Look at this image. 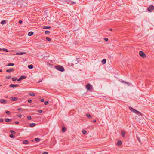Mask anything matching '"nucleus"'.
I'll return each mask as SVG.
<instances>
[{"label": "nucleus", "instance_id": "nucleus-39", "mask_svg": "<svg viewBox=\"0 0 154 154\" xmlns=\"http://www.w3.org/2000/svg\"><path fill=\"white\" fill-rule=\"evenodd\" d=\"M82 132L84 134H85L87 133V131L85 130H83Z\"/></svg>", "mask_w": 154, "mask_h": 154}, {"label": "nucleus", "instance_id": "nucleus-7", "mask_svg": "<svg viewBox=\"0 0 154 154\" xmlns=\"http://www.w3.org/2000/svg\"><path fill=\"white\" fill-rule=\"evenodd\" d=\"M139 55L143 58L146 57L145 54L142 51H140L139 52Z\"/></svg>", "mask_w": 154, "mask_h": 154}, {"label": "nucleus", "instance_id": "nucleus-4", "mask_svg": "<svg viewBox=\"0 0 154 154\" xmlns=\"http://www.w3.org/2000/svg\"><path fill=\"white\" fill-rule=\"evenodd\" d=\"M55 67L57 70L61 72H63L65 71L64 67L62 66L57 65V66H55Z\"/></svg>", "mask_w": 154, "mask_h": 154}, {"label": "nucleus", "instance_id": "nucleus-12", "mask_svg": "<svg viewBox=\"0 0 154 154\" xmlns=\"http://www.w3.org/2000/svg\"><path fill=\"white\" fill-rule=\"evenodd\" d=\"M14 71V69L13 68L10 69H8L6 70V72H7L10 73L12 72H13Z\"/></svg>", "mask_w": 154, "mask_h": 154}, {"label": "nucleus", "instance_id": "nucleus-2", "mask_svg": "<svg viewBox=\"0 0 154 154\" xmlns=\"http://www.w3.org/2000/svg\"><path fill=\"white\" fill-rule=\"evenodd\" d=\"M27 5L26 0H20V6L21 7H27Z\"/></svg>", "mask_w": 154, "mask_h": 154}, {"label": "nucleus", "instance_id": "nucleus-47", "mask_svg": "<svg viewBox=\"0 0 154 154\" xmlns=\"http://www.w3.org/2000/svg\"><path fill=\"white\" fill-rule=\"evenodd\" d=\"M104 40L105 41H108V38H104Z\"/></svg>", "mask_w": 154, "mask_h": 154}, {"label": "nucleus", "instance_id": "nucleus-35", "mask_svg": "<svg viewBox=\"0 0 154 154\" xmlns=\"http://www.w3.org/2000/svg\"><path fill=\"white\" fill-rule=\"evenodd\" d=\"M10 132L12 134H15L16 133L15 131L14 130H11L10 131Z\"/></svg>", "mask_w": 154, "mask_h": 154}, {"label": "nucleus", "instance_id": "nucleus-40", "mask_svg": "<svg viewBox=\"0 0 154 154\" xmlns=\"http://www.w3.org/2000/svg\"><path fill=\"white\" fill-rule=\"evenodd\" d=\"M50 33V32L48 31H46L45 32V33L46 34H48Z\"/></svg>", "mask_w": 154, "mask_h": 154}, {"label": "nucleus", "instance_id": "nucleus-20", "mask_svg": "<svg viewBox=\"0 0 154 154\" xmlns=\"http://www.w3.org/2000/svg\"><path fill=\"white\" fill-rule=\"evenodd\" d=\"M106 59H103L102 60L101 63L103 64H104L106 63Z\"/></svg>", "mask_w": 154, "mask_h": 154}, {"label": "nucleus", "instance_id": "nucleus-13", "mask_svg": "<svg viewBox=\"0 0 154 154\" xmlns=\"http://www.w3.org/2000/svg\"><path fill=\"white\" fill-rule=\"evenodd\" d=\"M7 102V100L4 99H1L0 100V102L2 103H5Z\"/></svg>", "mask_w": 154, "mask_h": 154}, {"label": "nucleus", "instance_id": "nucleus-1", "mask_svg": "<svg viewBox=\"0 0 154 154\" xmlns=\"http://www.w3.org/2000/svg\"><path fill=\"white\" fill-rule=\"evenodd\" d=\"M24 55L23 56H21L20 57V58H23V61H25L26 60V58L27 57L28 54L27 53L24 51H20V56L21 55Z\"/></svg>", "mask_w": 154, "mask_h": 154}, {"label": "nucleus", "instance_id": "nucleus-38", "mask_svg": "<svg viewBox=\"0 0 154 154\" xmlns=\"http://www.w3.org/2000/svg\"><path fill=\"white\" fill-rule=\"evenodd\" d=\"M2 50L4 51H5V52H8V50L7 49H5V48H3L2 49Z\"/></svg>", "mask_w": 154, "mask_h": 154}, {"label": "nucleus", "instance_id": "nucleus-42", "mask_svg": "<svg viewBox=\"0 0 154 154\" xmlns=\"http://www.w3.org/2000/svg\"><path fill=\"white\" fill-rule=\"evenodd\" d=\"M27 119L28 120H31L32 119V117L30 116H29L27 117Z\"/></svg>", "mask_w": 154, "mask_h": 154}, {"label": "nucleus", "instance_id": "nucleus-11", "mask_svg": "<svg viewBox=\"0 0 154 154\" xmlns=\"http://www.w3.org/2000/svg\"><path fill=\"white\" fill-rule=\"evenodd\" d=\"M9 86L11 87L14 88L15 87L19 86V85L18 84H10Z\"/></svg>", "mask_w": 154, "mask_h": 154}, {"label": "nucleus", "instance_id": "nucleus-15", "mask_svg": "<svg viewBox=\"0 0 154 154\" xmlns=\"http://www.w3.org/2000/svg\"><path fill=\"white\" fill-rule=\"evenodd\" d=\"M122 143L121 140H119L117 143V145L118 146H120L122 145Z\"/></svg>", "mask_w": 154, "mask_h": 154}, {"label": "nucleus", "instance_id": "nucleus-10", "mask_svg": "<svg viewBox=\"0 0 154 154\" xmlns=\"http://www.w3.org/2000/svg\"><path fill=\"white\" fill-rule=\"evenodd\" d=\"M79 62V58H77L75 60V61L73 62V63H74L75 64H78Z\"/></svg>", "mask_w": 154, "mask_h": 154}, {"label": "nucleus", "instance_id": "nucleus-34", "mask_svg": "<svg viewBox=\"0 0 154 154\" xmlns=\"http://www.w3.org/2000/svg\"><path fill=\"white\" fill-rule=\"evenodd\" d=\"M5 113L7 114L8 115H10L11 114V112L10 111H5Z\"/></svg>", "mask_w": 154, "mask_h": 154}, {"label": "nucleus", "instance_id": "nucleus-31", "mask_svg": "<svg viewBox=\"0 0 154 154\" xmlns=\"http://www.w3.org/2000/svg\"><path fill=\"white\" fill-rule=\"evenodd\" d=\"M86 116L88 118H90L91 117V115L90 114H88V113L87 114H86Z\"/></svg>", "mask_w": 154, "mask_h": 154}, {"label": "nucleus", "instance_id": "nucleus-26", "mask_svg": "<svg viewBox=\"0 0 154 154\" xmlns=\"http://www.w3.org/2000/svg\"><path fill=\"white\" fill-rule=\"evenodd\" d=\"M108 57L110 59H111V58H112V57H113L112 55L111 54H108Z\"/></svg>", "mask_w": 154, "mask_h": 154}, {"label": "nucleus", "instance_id": "nucleus-62", "mask_svg": "<svg viewBox=\"0 0 154 154\" xmlns=\"http://www.w3.org/2000/svg\"><path fill=\"white\" fill-rule=\"evenodd\" d=\"M20 111L21 110V109L20 108Z\"/></svg>", "mask_w": 154, "mask_h": 154}, {"label": "nucleus", "instance_id": "nucleus-14", "mask_svg": "<svg viewBox=\"0 0 154 154\" xmlns=\"http://www.w3.org/2000/svg\"><path fill=\"white\" fill-rule=\"evenodd\" d=\"M23 143L24 144H28L29 143V142L28 140H26L23 141Z\"/></svg>", "mask_w": 154, "mask_h": 154}, {"label": "nucleus", "instance_id": "nucleus-9", "mask_svg": "<svg viewBox=\"0 0 154 154\" xmlns=\"http://www.w3.org/2000/svg\"><path fill=\"white\" fill-rule=\"evenodd\" d=\"M27 76L26 75H22L20 76V81H21L23 79H25L26 78Z\"/></svg>", "mask_w": 154, "mask_h": 154}, {"label": "nucleus", "instance_id": "nucleus-19", "mask_svg": "<svg viewBox=\"0 0 154 154\" xmlns=\"http://www.w3.org/2000/svg\"><path fill=\"white\" fill-rule=\"evenodd\" d=\"M28 67L29 69H32L33 68L34 66L33 65L30 64L28 66Z\"/></svg>", "mask_w": 154, "mask_h": 154}, {"label": "nucleus", "instance_id": "nucleus-57", "mask_svg": "<svg viewBox=\"0 0 154 154\" xmlns=\"http://www.w3.org/2000/svg\"><path fill=\"white\" fill-rule=\"evenodd\" d=\"M22 115L21 114H20V118H21L22 117Z\"/></svg>", "mask_w": 154, "mask_h": 154}, {"label": "nucleus", "instance_id": "nucleus-27", "mask_svg": "<svg viewBox=\"0 0 154 154\" xmlns=\"http://www.w3.org/2000/svg\"><path fill=\"white\" fill-rule=\"evenodd\" d=\"M125 134V131H122L121 133V135L122 137H124Z\"/></svg>", "mask_w": 154, "mask_h": 154}, {"label": "nucleus", "instance_id": "nucleus-54", "mask_svg": "<svg viewBox=\"0 0 154 154\" xmlns=\"http://www.w3.org/2000/svg\"><path fill=\"white\" fill-rule=\"evenodd\" d=\"M112 29H112V28H110V29H109V30L110 31H112Z\"/></svg>", "mask_w": 154, "mask_h": 154}, {"label": "nucleus", "instance_id": "nucleus-33", "mask_svg": "<svg viewBox=\"0 0 154 154\" xmlns=\"http://www.w3.org/2000/svg\"><path fill=\"white\" fill-rule=\"evenodd\" d=\"M51 27L50 26H44L43 28L45 29H49L51 28Z\"/></svg>", "mask_w": 154, "mask_h": 154}, {"label": "nucleus", "instance_id": "nucleus-21", "mask_svg": "<svg viewBox=\"0 0 154 154\" xmlns=\"http://www.w3.org/2000/svg\"><path fill=\"white\" fill-rule=\"evenodd\" d=\"M14 64L13 63H9L6 66H14Z\"/></svg>", "mask_w": 154, "mask_h": 154}, {"label": "nucleus", "instance_id": "nucleus-63", "mask_svg": "<svg viewBox=\"0 0 154 154\" xmlns=\"http://www.w3.org/2000/svg\"><path fill=\"white\" fill-rule=\"evenodd\" d=\"M17 116H18V117H19V115H17Z\"/></svg>", "mask_w": 154, "mask_h": 154}, {"label": "nucleus", "instance_id": "nucleus-53", "mask_svg": "<svg viewBox=\"0 0 154 154\" xmlns=\"http://www.w3.org/2000/svg\"><path fill=\"white\" fill-rule=\"evenodd\" d=\"M93 122H94L95 123V122H96V121L95 120H93Z\"/></svg>", "mask_w": 154, "mask_h": 154}, {"label": "nucleus", "instance_id": "nucleus-58", "mask_svg": "<svg viewBox=\"0 0 154 154\" xmlns=\"http://www.w3.org/2000/svg\"><path fill=\"white\" fill-rule=\"evenodd\" d=\"M17 81H18V82H19V78L18 79H17Z\"/></svg>", "mask_w": 154, "mask_h": 154}, {"label": "nucleus", "instance_id": "nucleus-16", "mask_svg": "<svg viewBox=\"0 0 154 154\" xmlns=\"http://www.w3.org/2000/svg\"><path fill=\"white\" fill-rule=\"evenodd\" d=\"M18 100V98L15 97H12V99L11 100L14 101H15L17 100Z\"/></svg>", "mask_w": 154, "mask_h": 154}, {"label": "nucleus", "instance_id": "nucleus-48", "mask_svg": "<svg viewBox=\"0 0 154 154\" xmlns=\"http://www.w3.org/2000/svg\"><path fill=\"white\" fill-rule=\"evenodd\" d=\"M42 154H48V152H44Z\"/></svg>", "mask_w": 154, "mask_h": 154}, {"label": "nucleus", "instance_id": "nucleus-22", "mask_svg": "<svg viewBox=\"0 0 154 154\" xmlns=\"http://www.w3.org/2000/svg\"><path fill=\"white\" fill-rule=\"evenodd\" d=\"M5 121L6 122H9L12 120V119H10L8 118H6L5 119Z\"/></svg>", "mask_w": 154, "mask_h": 154}, {"label": "nucleus", "instance_id": "nucleus-5", "mask_svg": "<svg viewBox=\"0 0 154 154\" xmlns=\"http://www.w3.org/2000/svg\"><path fill=\"white\" fill-rule=\"evenodd\" d=\"M63 2H67V3L70 5L75 4L76 3L75 2H72L70 0H63Z\"/></svg>", "mask_w": 154, "mask_h": 154}, {"label": "nucleus", "instance_id": "nucleus-52", "mask_svg": "<svg viewBox=\"0 0 154 154\" xmlns=\"http://www.w3.org/2000/svg\"><path fill=\"white\" fill-rule=\"evenodd\" d=\"M23 23V21L22 20H20V24H22Z\"/></svg>", "mask_w": 154, "mask_h": 154}, {"label": "nucleus", "instance_id": "nucleus-41", "mask_svg": "<svg viewBox=\"0 0 154 154\" xmlns=\"http://www.w3.org/2000/svg\"><path fill=\"white\" fill-rule=\"evenodd\" d=\"M49 103V102L48 101H45L44 102V104L45 105H48Z\"/></svg>", "mask_w": 154, "mask_h": 154}, {"label": "nucleus", "instance_id": "nucleus-24", "mask_svg": "<svg viewBox=\"0 0 154 154\" xmlns=\"http://www.w3.org/2000/svg\"><path fill=\"white\" fill-rule=\"evenodd\" d=\"M66 131V129L65 127H63L62 128V131L63 132H64Z\"/></svg>", "mask_w": 154, "mask_h": 154}, {"label": "nucleus", "instance_id": "nucleus-46", "mask_svg": "<svg viewBox=\"0 0 154 154\" xmlns=\"http://www.w3.org/2000/svg\"><path fill=\"white\" fill-rule=\"evenodd\" d=\"M137 140H138V141L140 142V138L139 137H137Z\"/></svg>", "mask_w": 154, "mask_h": 154}, {"label": "nucleus", "instance_id": "nucleus-45", "mask_svg": "<svg viewBox=\"0 0 154 154\" xmlns=\"http://www.w3.org/2000/svg\"><path fill=\"white\" fill-rule=\"evenodd\" d=\"M38 112L39 113H41L42 112V110H38Z\"/></svg>", "mask_w": 154, "mask_h": 154}, {"label": "nucleus", "instance_id": "nucleus-32", "mask_svg": "<svg viewBox=\"0 0 154 154\" xmlns=\"http://www.w3.org/2000/svg\"><path fill=\"white\" fill-rule=\"evenodd\" d=\"M25 32H20V35H21V36L23 37Z\"/></svg>", "mask_w": 154, "mask_h": 154}, {"label": "nucleus", "instance_id": "nucleus-64", "mask_svg": "<svg viewBox=\"0 0 154 154\" xmlns=\"http://www.w3.org/2000/svg\"><path fill=\"white\" fill-rule=\"evenodd\" d=\"M72 64V66H73V64Z\"/></svg>", "mask_w": 154, "mask_h": 154}, {"label": "nucleus", "instance_id": "nucleus-37", "mask_svg": "<svg viewBox=\"0 0 154 154\" xmlns=\"http://www.w3.org/2000/svg\"><path fill=\"white\" fill-rule=\"evenodd\" d=\"M12 79L13 81H15L17 79V78L16 77H13Z\"/></svg>", "mask_w": 154, "mask_h": 154}, {"label": "nucleus", "instance_id": "nucleus-51", "mask_svg": "<svg viewBox=\"0 0 154 154\" xmlns=\"http://www.w3.org/2000/svg\"><path fill=\"white\" fill-rule=\"evenodd\" d=\"M15 124H18L19 123V122L18 121H16L15 122Z\"/></svg>", "mask_w": 154, "mask_h": 154}, {"label": "nucleus", "instance_id": "nucleus-60", "mask_svg": "<svg viewBox=\"0 0 154 154\" xmlns=\"http://www.w3.org/2000/svg\"><path fill=\"white\" fill-rule=\"evenodd\" d=\"M2 50V49L1 48H0V51H1Z\"/></svg>", "mask_w": 154, "mask_h": 154}, {"label": "nucleus", "instance_id": "nucleus-17", "mask_svg": "<svg viewBox=\"0 0 154 154\" xmlns=\"http://www.w3.org/2000/svg\"><path fill=\"white\" fill-rule=\"evenodd\" d=\"M34 34V32H33L30 31L29 32L28 34V35L29 36H32Z\"/></svg>", "mask_w": 154, "mask_h": 154}, {"label": "nucleus", "instance_id": "nucleus-36", "mask_svg": "<svg viewBox=\"0 0 154 154\" xmlns=\"http://www.w3.org/2000/svg\"><path fill=\"white\" fill-rule=\"evenodd\" d=\"M46 39L47 41H50L51 40V38L48 37H47L46 38Z\"/></svg>", "mask_w": 154, "mask_h": 154}, {"label": "nucleus", "instance_id": "nucleus-59", "mask_svg": "<svg viewBox=\"0 0 154 154\" xmlns=\"http://www.w3.org/2000/svg\"><path fill=\"white\" fill-rule=\"evenodd\" d=\"M17 110H18L19 111V110H20L19 108H18Z\"/></svg>", "mask_w": 154, "mask_h": 154}, {"label": "nucleus", "instance_id": "nucleus-25", "mask_svg": "<svg viewBox=\"0 0 154 154\" xmlns=\"http://www.w3.org/2000/svg\"><path fill=\"white\" fill-rule=\"evenodd\" d=\"M6 23V21L5 20H2L1 23L2 24H4Z\"/></svg>", "mask_w": 154, "mask_h": 154}, {"label": "nucleus", "instance_id": "nucleus-6", "mask_svg": "<svg viewBox=\"0 0 154 154\" xmlns=\"http://www.w3.org/2000/svg\"><path fill=\"white\" fill-rule=\"evenodd\" d=\"M86 88L88 90H91L92 88L93 87L89 83H88L86 86Z\"/></svg>", "mask_w": 154, "mask_h": 154}, {"label": "nucleus", "instance_id": "nucleus-3", "mask_svg": "<svg viewBox=\"0 0 154 154\" xmlns=\"http://www.w3.org/2000/svg\"><path fill=\"white\" fill-rule=\"evenodd\" d=\"M129 110H130L131 111L133 112L134 113H135L137 115L140 114V116H142L143 114L140 113L139 111H138L137 110H136L133 108L131 106H129Z\"/></svg>", "mask_w": 154, "mask_h": 154}, {"label": "nucleus", "instance_id": "nucleus-50", "mask_svg": "<svg viewBox=\"0 0 154 154\" xmlns=\"http://www.w3.org/2000/svg\"><path fill=\"white\" fill-rule=\"evenodd\" d=\"M0 121L1 122H2L3 121V119L2 118L0 119Z\"/></svg>", "mask_w": 154, "mask_h": 154}, {"label": "nucleus", "instance_id": "nucleus-8", "mask_svg": "<svg viewBox=\"0 0 154 154\" xmlns=\"http://www.w3.org/2000/svg\"><path fill=\"white\" fill-rule=\"evenodd\" d=\"M154 9V6L152 5H150L148 8L147 10L149 12H152Z\"/></svg>", "mask_w": 154, "mask_h": 154}, {"label": "nucleus", "instance_id": "nucleus-43", "mask_svg": "<svg viewBox=\"0 0 154 154\" xmlns=\"http://www.w3.org/2000/svg\"><path fill=\"white\" fill-rule=\"evenodd\" d=\"M28 103H31L32 102V100L31 99H29L28 100Z\"/></svg>", "mask_w": 154, "mask_h": 154}, {"label": "nucleus", "instance_id": "nucleus-49", "mask_svg": "<svg viewBox=\"0 0 154 154\" xmlns=\"http://www.w3.org/2000/svg\"><path fill=\"white\" fill-rule=\"evenodd\" d=\"M44 101V99H41L40 100V101L41 102H43Z\"/></svg>", "mask_w": 154, "mask_h": 154}, {"label": "nucleus", "instance_id": "nucleus-30", "mask_svg": "<svg viewBox=\"0 0 154 154\" xmlns=\"http://www.w3.org/2000/svg\"><path fill=\"white\" fill-rule=\"evenodd\" d=\"M9 137H11V138H14L15 137L12 134H10L9 135Z\"/></svg>", "mask_w": 154, "mask_h": 154}, {"label": "nucleus", "instance_id": "nucleus-61", "mask_svg": "<svg viewBox=\"0 0 154 154\" xmlns=\"http://www.w3.org/2000/svg\"><path fill=\"white\" fill-rule=\"evenodd\" d=\"M42 82L41 81H38L39 82Z\"/></svg>", "mask_w": 154, "mask_h": 154}, {"label": "nucleus", "instance_id": "nucleus-18", "mask_svg": "<svg viewBox=\"0 0 154 154\" xmlns=\"http://www.w3.org/2000/svg\"><path fill=\"white\" fill-rule=\"evenodd\" d=\"M36 125V124L35 123H32L30 124L29 126V127H33L35 126Z\"/></svg>", "mask_w": 154, "mask_h": 154}, {"label": "nucleus", "instance_id": "nucleus-56", "mask_svg": "<svg viewBox=\"0 0 154 154\" xmlns=\"http://www.w3.org/2000/svg\"><path fill=\"white\" fill-rule=\"evenodd\" d=\"M17 54L18 55H19V54H20L19 53H17Z\"/></svg>", "mask_w": 154, "mask_h": 154}, {"label": "nucleus", "instance_id": "nucleus-29", "mask_svg": "<svg viewBox=\"0 0 154 154\" xmlns=\"http://www.w3.org/2000/svg\"><path fill=\"white\" fill-rule=\"evenodd\" d=\"M121 82L122 83H125L127 84H129V82H128L123 80H122L121 81Z\"/></svg>", "mask_w": 154, "mask_h": 154}, {"label": "nucleus", "instance_id": "nucleus-44", "mask_svg": "<svg viewBox=\"0 0 154 154\" xmlns=\"http://www.w3.org/2000/svg\"><path fill=\"white\" fill-rule=\"evenodd\" d=\"M6 78L7 79H9L11 78V76H7L6 77Z\"/></svg>", "mask_w": 154, "mask_h": 154}, {"label": "nucleus", "instance_id": "nucleus-55", "mask_svg": "<svg viewBox=\"0 0 154 154\" xmlns=\"http://www.w3.org/2000/svg\"><path fill=\"white\" fill-rule=\"evenodd\" d=\"M2 72V69H0V72Z\"/></svg>", "mask_w": 154, "mask_h": 154}, {"label": "nucleus", "instance_id": "nucleus-28", "mask_svg": "<svg viewBox=\"0 0 154 154\" xmlns=\"http://www.w3.org/2000/svg\"><path fill=\"white\" fill-rule=\"evenodd\" d=\"M29 94L30 95V96H33V97H34L35 96V94H34V93H29Z\"/></svg>", "mask_w": 154, "mask_h": 154}, {"label": "nucleus", "instance_id": "nucleus-23", "mask_svg": "<svg viewBox=\"0 0 154 154\" xmlns=\"http://www.w3.org/2000/svg\"><path fill=\"white\" fill-rule=\"evenodd\" d=\"M35 141L36 142H39L41 140V139L39 138H35Z\"/></svg>", "mask_w": 154, "mask_h": 154}]
</instances>
